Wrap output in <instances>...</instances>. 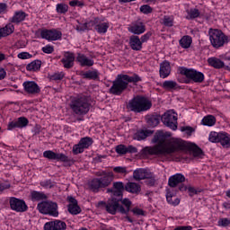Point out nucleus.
Returning a JSON list of instances; mask_svg holds the SVG:
<instances>
[{
	"label": "nucleus",
	"instance_id": "obj_1",
	"mask_svg": "<svg viewBox=\"0 0 230 230\" xmlns=\"http://www.w3.org/2000/svg\"><path fill=\"white\" fill-rule=\"evenodd\" d=\"M153 143H157L155 146H146L143 149L145 155H173L175 152L184 148V143L179 138L166 139L163 131L157 132L154 138Z\"/></svg>",
	"mask_w": 230,
	"mask_h": 230
},
{
	"label": "nucleus",
	"instance_id": "obj_2",
	"mask_svg": "<svg viewBox=\"0 0 230 230\" xmlns=\"http://www.w3.org/2000/svg\"><path fill=\"white\" fill-rule=\"evenodd\" d=\"M137 82H141V77L136 74L132 76L123 74L118 75L110 88V93L115 96H120L128 87V84H137Z\"/></svg>",
	"mask_w": 230,
	"mask_h": 230
},
{
	"label": "nucleus",
	"instance_id": "obj_3",
	"mask_svg": "<svg viewBox=\"0 0 230 230\" xmlns=\"http://www.w3.org/2000/svg\"><path fill=\"white\" fill-rule=\"evenodd\" d=\"M97 177L101 178H95L93 179L89 182V188L92 190V191H94L97 193V191H100V188H107L108 186H111L114 177L112 176V172H97Z\"/></svg>",
	"mask_w": 230,
	"mask_h": 230
},
{
	"label": "nucleus",
	"instance_id": "obj_4",
	"mask_svg": "<svg viewBox=\"0 0 230 230\" xmlns=\"http://www.w3.org/2000/svg\"><path fill=\"white\" fill-rule=\"evenodd\" d=\"M128 107L132 112H145L152 108V102L146 97L137 95L129 101Z\"/></svg>",
	"mask_w": 230,
	"mask_h": 230
},
{
	"label": "nucleus",
	"instance_id": "obj_5",
	"mask_svg": "<svg viewBox=\"0 0 230 230\" xmlns=\"http://www.w3.org/2000/svg\"><path fill=\"white\" fill-rule=\"evenodd\" d=\"M208 35L211 45L213 48H216V49L222 48L224 44H227V42H229V37L226 36V34L218 29H210Z\"/></svg>",
	"mask_w": 230,
	"mask_h": 230
},
{
	"label": "nucleus",
	"instance_id": "obj_6",
	"mask_svg": "<svg viewBox=\"0 0 230 230\" xmlns=\"http://www.w3.org/2000/svg\"><path fill=\"white\" fill-rule=\"evenodd\" d=\"M70 107L75 114H77V116H82L89 112L90 104L87 102V98L78 97L72 101Z\"/></svg>",
	"mask_w": 230,
	"mask_h": 230
},
{
	"label": "nucleus",
	"instance_id": "obj_7",
	"mask_svg": "<svg viewBox=\"0 0 230 230\" xmlns=\"http://www.w3.org/2000/svg\"><path fill=\"white\" fill-rule=\"evenodd\" d=\"M38 211L42 215H49V217H58V205L53 201H42L37 206Z\"/></svg>",
	"mask_w": 230,
	"mask_h": 230
},
{
	"label": "nucleus",
	"instance_id": "obj_8",
	"mask_svg": "<svg viewBox=\"0 0 230 230\" xmlns=\"http://www.w3.org/2000/svg\"><path fill=\"white\" fill-rule=\"evenodd\" d=\"M180 75H183L189 80H191L195 84H202L204 82V74L194 69H188L186 67H181L179 69Z\"/></svg>",
	"mask_w": 230,
	"mask_h": 230
},
{
	"label": "nucleus",
	"instance_id": "obj_9",
	"mask_svg": "<svg viewBox=\"0 0 230 230\" xmlns=\"http://www.w3.org/2000/svg\"><path fill=\"white\" fill-rule=\"evenodd\" d=\"M120 200H121V198H119V199L112 198L111 199H108L106 203L103 201H100L98 203V206L99 208H104V209L107 211V213H110V215H116L118 211L119 213Z\"/></svg>",
	"mask_w": 230,
	"mask_h": 230
},
{
	"label": "nucleus",
	"instance_id": "obj_10",
	"mask_svg": "<svg viewBox=\"0 0 230 230\" xmlns=\"http://www.w3.org/2000/svg\"><path fill=\"white\" fill-rule=\"evenodd\" d=\"M43 157L49 159L50 161H60L61 163H67L69 166H71V164H75L73 158H70L62 153H55L51 150L43 152Z\"/></svg>",
	"mask_w": 230,
	"mask_h": 230
},
{
	"label": "nucleus",
	"instance_id": "obj_11",
	"mask_svg": "<svg viewBox=\"0 0 230 230\" xmlns=\"http://www.w3.org/2000/svg\"><path fill=\"white\" fill-rule=\"evenodd\" d=\"M162 122L165 127L175 130L177 128V113L168 111L162 116Z\"/></svg>",
	"mask_w": 230,
	"mask_h": 230
},
{
	"label": "nucleus",
	"instance_id": "obj_12",
	"mask_svg": "<svg viewBox=\"0 0 230 230\" xmlns=\"http://www.w3.org/2000/svg\"><path fill=\"white\" fill-rule=\"evenodd\" d=\"M93 145V138L86 137L82 138L77 145L73 147V152L75 155L82 154L85 148H89Z\"/></svg>",
	"mask_w": 230,
	"mask_h": 230
},
{
	"label": "nucleus",
	"instance_id": "obj_13",
	"mask_svg": "<svg viewBox=\"0 0 230 230\" xmlns=\"http://www.w3.org/2000/svg\"><path fill=\"white\" fill-rule=\"evenodd\" d=\"M10 206L11 209H13V211H17V213H24V211H28V205H26V202L17 198L10 199Z\"/></svg>",
	"mask_w": 230,
	"mask_h": 230
},
{
	"label": "nucleus",
	"instance_id": "obj_14",
	"mask_svg": "<svg viewBox=\"0 0 230 230\" xmlns=\"http://www.w3.org/2000/svg\"><path fill=\"white\" fill-rule=\"evenodd\" d=\"M40 35L41 39H46V40H58V39H62V32L57 30H43Z\"/></svg>",
	"mask_w": 230,
	"mask_h": 230
},
{
	"label": "nucleus",
	"instance_id": "obj_15",
	"mask_svg": "<svg viewBox=\"0 0 230 230\" xmlns=\"http://www.w3.org/2000/svg\"><path fill=\"white\" fill-rule=\"evenodd\" d=\"M128 31L135 35H141V33H145V31H146V27L143 22L137 20L130 25Z\"/></svg>",
	"mask_w": 230,
	"mask_h": 230
},
{
	"label": "nucleus",
	"instance_id": "obj_16",
	"mask_svg": "<svg viewBox=\"0 0 230 230\" xmlns=\"http://www.w3.org/2000/svg\"><path fill=\"white\" fill-rule=\"evenodd\" d=\"M67 225L66 222L60 220L50 221L45 224V230H66Z\"/></svg>",
	"mask_w": 230,
	"mask_h": 230
},
{
	"label": "nucleus",
	"instance_id": "obj_17",
	"mask_svg": "<svg viewBox=\"0 0 230 230\" xmlns=\"http://www.w3.org/2000/svg\"><path fill=\"white\" fill-rule=\"evenodd\" d=\"M123 191H125V186L121 181L114 182L113 188L107 190L108 193H112L113 197H119V199H121V197H123Z\"/></svg>",
	"mask_w": 230,
	"mask_h": 230
},
{
	"label": "nucleus",
	"instance_id": "obj_18",
	"mask_svg": "<svg viewBox=\"0 0 230 230\" xmlns=\"http://www.w3.org/2000/svg\"><path fill=\"white\" fill-rule=\"evenodd\" d=\"M186 181V177H184L181 173H176L169 177L168 180V186L170 188H177L179 184H181V182H184Z\"/></svg>",
	"mask_w": 230,
	"mask_h": 230
},
{
	"label": "nucleus",
	"instance_id": "obj_19",
	"mask_svg": "<svg viewBox=\"0 0 230 230\" xmlns=\"http://www.w3.org/2000/svg\"><path fill=\"white\" fill-rule=\"evenodd\" d=\"M23 87L25 93H28V94H39V93H40V88L39 87V84H37V83L33 81L24 82Z\"/></svg>",
	"mask_w": 230,
	"mask_h": 230
},
{
	"label": "nucleus",
	"instance_id": "obj_20",
	"mask_svg": "<svg viewBox=\"0 0 230 230\" xmlns=\"http://www.w3.org/2000/svg\"><path fill=\"white\" fill-rule=\"evenodd\" d=\"M29 121L25 117H20L18 120L12 121L8 124L7 130H13V128H24L27 127Z\"/></svg>",
	"mask_w": 230,
	"mask_h": 230
},
{
	"label": "nucleus",
	"instance_id": "obj_21",
	"mask_svg": "<svg viewBox=\"0 0 230 230\" xmlns=\"http://www.w3.org/2000/svg\"><path fill=\"white\" fill-rule=\"evenodd\" d=\"M61 62L66 69H71L75 66V54L71 52H66Z\"/></svg>",
	"mask_w": 230,
	"mask_h": 230
},
{
	"label": "nucleus",
	"instance_id": "obj_22",
	"mask_svg": "<svg viewBox=\"0 0 230 230\" xmlns=\"http://www.w3.org/2000/svg\"><path fill=\"white\" fill-rule=\"evenodd\" d=\"M67 200L69 202L68 211L71 215H78L82 212V209L78 206V201L75 198L68 197Z\"/></svg>",
	"mask_w": 230,
	"mask_h": 230
},
{
	"label": "nucleus",
	"instance_id": "obj_23",
	"mask_svg": "<svg viewBox=\"0 0 230 230\" xmlns=\"http://www.w3.org/2000/svg\"><path fill=\"white\" fill-rule=\"evenodd\" d=\"M160 77L161 78H168L170 74L172 73V66H170V62L164 61L160 64Z\"/></svg>",
	"mask_w": 230,
	"mask_h": 230
},
{
	"label": "nucleus",
	"instance_id": "obj_24",
	"mask_svg": "<svg viewBox=\"0 0 230 230\" xmlns=\"http://www.w3.org/2000/svg\"><path fill=\"white\" fill-rule=\"evenodd\" d=\"M129 46L134 51H141L143 49V43L138 36H131L129 38Z\"/></svg>",
	"mask_w": 230,
	"mask_h": 230
},
{
	"label": "nucleus",
	"instance_id": "obj_25",
	"mask_svg": "<svg viewBox=\"0 0 230 230\" xmlns=\"http://www.w3.org/2000/svg\"><path fill=\"white\" fill-rule=\"evenodd\" d=\"M151 173L145 169H137L133 172V178L135 181H143L145 179H150Z\"/></svg>",
	"mask_w": 230,
	"mask_h": 230
},
{
	"label": "nucleus",
	"instance_id": "obj_26",
	"mask_svg": "<svg viewBox=\"0 0 230 230\" xmlns=\"http://www.w3.org/2000/svg\"><path fill=\"white\" fill-rule=\"evenodd\" d=\"M125 190H127L128 193L139 195V193H141V185H139L136 182L129 181V182L126 183Z\"/></svg>",
	"mask_w": 230,
	"mask_h": 230
},
{
	"label": "nucleus",
	"instance_id": "obj_27",
	"mask_svg": "<svg viewBox=\"0 0 230 230\" xmlns=\"http://www.w3.org/2000/svg\"><path fill=\"white\" fill-rule=\"evenodd\" d=\"M76 60L77 62H79L80 66H83V67H84L85 66L88 67H91V66H94V61L93 59H90L84 54H78Z\"/></svg>",
	"mask_w": 230,
	"mask_h": 230
},
{
	"label": "nucleus",
	"instance_id": "obj_28",
	"mask_svg": "<svg viewBox=\"0 0 230 230\" xmlns=\"http://www.w3.org/2000/svg\"><path fill=\"white\" fill-rule=\"evenodd\" d=\"M26 17H28V14L24 13V11H16L10 21L14 24H19L20 22H22Z\"/></svg>",
	"mask_w": 230,
	"mask_h": 230
},
{
	"label": "nucleus",
	"instance_id": "obj_29",
	"mask_svg": "<svg viewBox=\"0 0 230 230\" xmlns=\"http://www.w3.org/2000/svg\"><path fill=\"white\" fill-rule=\"evenodd\" d=\"M173 198L174 200H172ZM166 199L168 204H171L172 206H179V204H181V199L179 198H175V193H173L170 189L167 190Z\"/></svg>",
	"mask_w": 230,
	"mask_h": 230
},
{
	"label": "nucleus",
	"instance_id": "obj_30",
	"mask_svg": "<svg viewBox=\"0 0 230 230\" xmlns=\"http://www.w3.org/2000/svg\"><path fill=\"white\" fill-rule=\"evenodd\" d=\"M160 85L163 89H164V91H175L179 84L175 81L167 80L162 83Z\"/></svg>",
	"mask_w": 230,
	"mask_h": 230
},
{
	"label": "nucleus",
	"instance_id": "obj_31",
	"mask_svg": "<svg viewBox=\"0 0 230 230\" xmlns=\"http://www.w3.org/2000/svg\"><path fill=\"white\" fill-rule=\"evenodd\" d=\"M154 132L152 130H139L134 135V139L137 141H143V139H146L148 136H152Z\"/></svg>",
	"mask_w": 230,
	"mask_h": 230
},
{
	"label": "nucleus",
	"instance_id": "obj_32",
	"mask_svg": "<svg viewBox=\"0 0 230 230\" xmlns=\"http://www.w3.org/2000/svg\"><path fill=\"white\" fill-rule=\"evenodd\" d=\"M122 204L123 205H119V213H121L122 215H128V212L130 211V206H132V202L128 199H124L122 200Z\"/></svg>",
	"mask_w": 230,
	"mask_h": 230
},
{
	"label": "nucleus",
	"instance_id": "obj_33",
	"mask_svg": "<svg viewBox=\"0 0 230 230\" xmlns=\"http://www.w3.org/2000/svg\"><path fill=\"white\" fill-rule=\"evenodd\" d=\"M208 63L215 69H222L225 66L224 61L220 60L218 58H209Z\"/></svg>",
	"mask_w": 230,
	"mask_h": 230
},
{
	"label": "nucleus",
	"instance_id": "obj_34",
	"mask_svg": "<svg viewBox=\"0 0 230 230\" xmlns=\"http://www.w3.org/2000/svg\"><path fill=\"white\" fill-rule=\"evenodd\" d=\"M15 31V27L13 24L8 23L4 27L0 29V35L2 37H8V35H12V32Z\"/></svg>",
	"mask_w": 230,
	"mask_h": 230
},
{
	"label": "nucleus",
	"instance_id": "obj_35",
	"mask_svg": "<svg viewBox=\"0 0 230 230\" xmlns=\"http://www.w3.org/2000/svg\"><path fill=\"white\" fill-rule=\"evenodd\" d=\"M146 119L149 127H157L159 125L161 118H159V116L157 115H147L146 117Z\"/></svg>",
	"mask_w": 230,
	"mask_h": 230
},
{
	"label": "nucleus",
	"instance_id": "obj_36",
	"mask_svg": "<svg viewBox=\"0 0 230 230\" xmlns=\"http://www.w3.org/2000/svg\"><path fill=\"white\" fill-rule=\"evenodd\" d=\"M219 143L225 148H229L230 146V135L227 133H221L219 135Z\"/></svg>",
	"mask_w": 230,
	"mask_h": 230
},
{
	"label": "nucleus",
	"instance_id": "obj_37",
	"mask_svg": "<svg viewBox=\"0 0 230 230\" xmlns=\"http://www.w3.org/2000/svg\"><path fill=\"white\" fill-rule=\"evenodd\" d=\"M41 66H42V61L37 59L28 64L26 66V69L27 71L35 72V71H39Z\"/></svg>",
	"mask_w": 230,
	"mask_h": 230
},
{
	"label": "nucleus",
	"instance_id": "obj_38",
	"mask_svg": "<svg viewBox=\"0 0 230 230\" xmlns=\"http://www.w3.org/2000/svg\"><path fill=\"white\" fill-rule=\"evenodd\" d=\"M201 123L207 127H213L217 123V119L213 115H208L202 119Z\"/></svg>",
	"mask_w": 230,
	"mask_h": 230
},
{
	"label": "nucleus",
	"instance_id": "obj_39",
	"mask_svg": "<svg viewBox=\"0 0 230 230\" xmlns=\"http://www.w3.org/2000/svg\"><path fill=\"white\" fill-rule=\"evenodd\" d=\"M191 37L190 36H183L181 40H180V45L181 46V48H184L185 49H187L188 48H190V46H191Z\"/></svg>",
	"mask_w": 230,
	"mask_h": 230
},
{
	"label": "nucleus",
	"instance_id": "obj_40",
	"mask_svg": "<svg viewBox=\"0 0 230 230\" xmlns=\"http://www.w3.org/2000/svg\"><path fill=\"white\" fill-rule=\"evenodd\" d=\"M98 76H100V73H98L96 70L87 71L83 75V77L88 80H96Z\"/></svg>",
	"mask_w": 230,
	"mask_h": 230
},
{
	"label": "nucleus",
	"instance_id": "obj_41",
	"mask_svg": "<svg viewBox=\"0 0 230 230\" xmlns=\"http://www.w3.org/2000/svg\"><path fill=\"white\" fill-rule=\"evenodd\" d=\"M32 200H44L47 199L46 194L44 192L33 190L31 192Z\"/></svg>",
	"mask_w": 230,
	"mask_h": 230
},
{
	"label": "nucleus",
	"instance_id": "obj_42",
	"mask_svg": "<svg viewBox=\"0 0 230 230\" xmlns=\"http://www.w3.org/2000/svg\"><path fill=\"white\" fill-rule=\"evenodd\" d=\"M95 30L98 33H107V30H109V22L97 23Z\"/></svg>",
	"mask_w": 230,
	"mask_h": 230
},
{
	"label": "nucleus",
	"instance_id": "obj_43",
	"mask_svg": "<svg viewBox=\"0 0 230 230\" xmlns=\"http://www.w3.org/2000/svg\"><path fill=\"white\" fill-rule=\"evenodd\" d=\"M221 134L222 133H217L215 131L210 132L208 141H210L211 143H219Z\"/></svg>",
	"mask_w": 230,
	"mask_h": 230
},
{
	"label": "nucleus",
	"instance_id": "obj_44",
	"mask_svg": "<svg viewBox=\"0 0 230 230\" xmlns=\"http://www.w3.org/2000/svg\"><path fill=\"white\" fill-rule=\"evenodd\" d=\"M200 15L199 9H190L188 11L187 19H197Z\"/></svg>",
	"mask_w": 230,
	"mask_h": 230
},
{
	"label": "nucleus",
	"instance_id": "obj_45",
	"mask_svg": "<svg viewBox=\"0 0 230 230\" xmlns=\"http://www.w3.org/2000/svg\"><path fill=\"white\" fill-rule=\"evenodd\" d=\"M56 10L58 13H66V12L69 10V6L66 4H58Z\"/></svg>",
	"mask_w": 230,
	"mask_h": 230
},
{
	"label": "nucleus",
	"instance_id": "obj_46",
	"mask_svg": "<svg viewBox=\"0 0 230 230\" xmlns=\"http://www.w3.org/2000/svg\"><path fill=\"white\" fill-rule=\"evenodd\" d=\"M192 155L194 157L202 159V157H204V152H202V149H200L199 146H195L192 149Z\"/></svg>",
	"mask_w": 230,
	"mask_h": 230
},
{
	"label": "nucleus",
	"instance_id": "obj_47",
	"mask_svg": "<svg viewBox=\"0 0 230 230\" xmlns=\"http://www.w3.org/2000/svg\"><path fill=\"white\" fill-rule=\"evenodd\" d=\"M163 24H164V26H168V27L173 26V17L164 16V21H163Z\"/></svg>",
	"mask_w": 230,
	"mask_h": 230
},
{
	"label": "nucleus",
	"instance_id": "obj_48",
	"mask_svg": "<svg viewBox=\"0 0 230 230\" xmlns=\"http://www.w3.org/2000/svg\"><path fill=\"white\" fill-rule=\"evenodd\" d=\"M65 76L64 72H57L50 75V80L58 81L62 80Z\"/></svg>",
	"mask_w": 230,
	"mask_h": 230
},
{
	"label": "nucleus",
	"instance_id": "obj_49",
	"mask_svg": "<svg viewBox=\"0 0 230 230\" xmlns=\"http://www.w3.org/2000/svg\"><path fill=\"white\" fill-rule=\"evenodd\" d=\"M116 152L117 154L125 155V154H127V146L125 145H119L116 146Z\"/></svg>",
	"mask_w": 230,
	"mask_h": 230
},
{
	"label": "nucleus",
	"instance_id": "obj_50",
	"mask_svg": "<svg viewBox=\"0 0 230 230\" xmlns=\"http://www.w3.org/2000/svg\"><path fill=\"white\" fill-rule=\"evenodd\" d=\"M181 132H186L187 136H191L193 132H195V128L190 126L181 127Z\"/></svg>",
	"mask_w": 230,
	"mask_h": 230
},
{
	"label": "nucleus",
	"instance_id": "obj_51",
	"mask_svg": "<svg viewBox=\"0 0 230 230\" xmlns=\"http://www.w3.org/2000/svg\"><path fill=\"white\" fill-rule=\"evenodd\" d=\"M131 213L137 217H145V210L141 208H135L131 209Z\"/></svg>",
	"mask_w": 230,
	"mask_h": 230
},
{
	"label": "nucleus",
	"instance_id": "obj_52",
	"mask_svg": "<svg viewBox=\"0 0 230 230\" xmlns=\"http://www.w3.org/2000/svg\"><path fill=\"white\" fill-rule=\"evenodd\" d=\"M140 12H142V13H146V14L152 13L153 9H152V7H150V5L145 4L140 7Z\"/></svg>",
	"mask_w": 230,
	"mask_h": 230
},
{
	"label": "nucleus",
	"instance_id": "obj_53",
	"mask_svg": "<svg viewBox=\"0 0 230 230\" xmlns=\"http://www.w3.org/2000/svg\"><path fill=\"white\" fill-rule=\"evenodd\" d=\"M41 50L43 51V53H47L48 55H51V53H53V51H55V49L51 45H47V46L43 47L41 49Z\"/></svg>",
	"mask_w": 230,
	"mask_h": 230
},
{
	"label": "nucleus",
	"instance_id": "obj_54",
	"mask_svg": "<svg viewBox=\"0 0 230 230\" xmlns=\"http://www.w3.org/2000/svg\"><path fill=\"white\" fill-rule=\"evenodd\" d=\"M18 58H21L22 60H26L28 58H31V55L28 52H22L18 54Z\"/></svg>",
	"mask_w": 230,
	"mask_h": 230
},
{
	"label": "nucleus",
	"instance_id": "obj_55",
	"mask_svg": "<svg viewBox=\"0 0 230 230\" xmlns=\"http://www.w3.org/2000/svg\"><path fill=\"white\" fill-rule=\"evenodd\" d=\"M126 154H137V148L133 146H126Z\"/></svg>",
	"mask_w": 230,
	"mask_h": 230
},
{
	"label": "nucleus",
	"instance_id": "obj_56",
	"mask_svg": "<svg viewBox=\"0 0 230 230\" xmlns=\"http://www.w3.org/2000/svg\"><path fill=\"white\" fill-rule=\"evenodd\" d=\"M98 22H100V18H94L86 23H88L89 30H91V28H93V26H96Z\"/></svg>",
	"mask_w": 230,
	"mask_h": 230
},
{
	"label": "nucleus",
	"instance_id": "obj_57",
	"mask_svg": "<svg viewBox=\"0 0 230 230\" xmlns=\"http://www.w3.org/2000/svg\"><path fill=\"white\" fill-rule=\"evenodd\" d=\"M152 37V32H147L140 38V42H147L148 40Z\"/></svg>",
	"mask_w": 230,
	"mask_h": 230
},
{
	"label": "nucleus",
	"instance_id": "obj_58",
	"mask_svg": "<svg viewBox=\"0 0 230 230\" xmlns=\"http://www.w3.org/2000/svg\"><path fill=\"white\" fill-rule=\"evenodd\" d=\"M77 31H85V30H89V25L87 22L78 25L76 27Z\"/></svg>",
	"mask_w": 230,
	"mask_h": 230
},
{
	"label": "nucleus",
	"instance_id": "obj_59",
	"mask_svg": "<svg viewBox=\"0 0 230 230\" xmlns=\"http://www.w3.org/2000/svg\"><path fill=\"white\" fill-rule=\"evenodd\" d=\"M219 226H222L223 227L230 226V219H228V218H222L219 221Z\"/></svg>",
	"mask_w": 230,
	"mask_h": 230
},
{
	"label": "nucleus",
	"instance_id": "obj_60",
	"mask_svg": "<svg viewBox=\"0 0 230 230\" xmlns=\"http://www.w3.org/2000/svg\"><path fill=\"white\" fill-rule=\"evenodd\" d=\"M69 4H70L71 6H73V7H75V6H80V7L84 6V3H83V2H80V1H78V0L70 1V2H69Z\"/></svg>",
	"mask_w": 230,
	"mask_h": 230
},
{
	"label": "nucleus",
	"instance_id": "obj_61",
	"mask_svg": "<svg viewBox=\"0 0 230 230\" xmlns=\"http://www.w3.org/2000/svg\"><path fill=\"white\" fill-rule=\"evenodd\" d=\"M187 190L189 191L190 197H193V195H197L198 193L197 190L191 186L187 187Z\"/></svg>",
	"mask_w": 230,
	"mask_h": 230
},
{
	"label": "nucleus",
	"instance_id": "obj_62",
	"mask_svg": "<svg viewBox=\"0 0 230 230\" xmlns=\"http://www.w3.org/2000/svg\"><path fill=\"white\" fill-rule=\"evenodd\" d=\"M146 183L147 184V186H154V184H155V179L152 177V174L149 178H146Z\"/></svg>",
	"mask_w": 230,
	"mask_h": 230
},
{
	"label": "nucleus",
	"instance_id": "obj_63",
	"mask_svg": "<svg viewBox=\"0 0 230 230\" xmlns=\"http://www.w3.org/2000/svg\"><path fill=\"white\" fill-rule=\"evenodd\" d=\"M10 183H0V191H4V190H10Z\"/></svg>",
	"mask_w": 230,
	"mask_h": 230
},
{
	"label": "nucleus",
	"instance_id": "obj_64",
	"mask_svg": "<svg viewBox=\"0 0 230 230\" xmlns=\"http://www.w3.org/2000/svg\"><path fill=\"white\" fill-rule=\"evenodd\" d=\"M174 230H191V226H178Z\"/></svg>",
	"mask_w": 230,
	"mask_h": 230
}]
</instances>
